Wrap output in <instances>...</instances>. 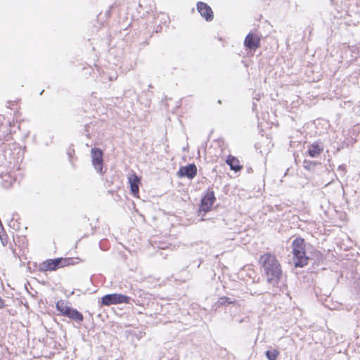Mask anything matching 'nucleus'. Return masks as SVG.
<instances>
[{"label": "nucleus", "instance_id": "obj_1", "mask_svg": "<svg viewBox=\"0 0 360 360\" xmlns=\"http://www.w3.org/2000/svg\"><path fill=\"white\" fill-rule=\"evenodd\" d=\"M258 263L266 283L272 287H278L283 272L276 256L270 252L264 253L259 257Z\"/></svg>", "mask_w": 360, "mask_h": 360}, {"label": "nucleus", "instance_id": "obj_14", "mask_svg": "<svg viewBox=\"0 0 360 360\" xmlns=\"http://www.w3.org/2000/svg\"><path fill=\"white\" fill-rule=\"evenodd\" d=\"M58 265L56 259H46L40 265V270L43 271H53L58 269Z\"/></svg>", "mask_w": 360, "mask_h": 360}, {"label": "nucleus", "instance_id": "obj_19", "mask_svg": "<svg viewBox=\"0 0 360 360\" xmlns=\"http://www.w3.org/2000/svg\"><path fill=\"white\" fill-rule=\"evenodd\" d=\"M70 317L73 318L75 320H77L78 322L82 321V319H83V316H70Z\"/></svg>", "mask_w": 360, "mask_h": 360}, {"label": "nucleus", "instance_id": "obj_11", "mask_svg": "<svg viewBox=\"0 0 360 360\" xmlns=\"http://www.w3.org/2000/svg\"><path fill=\"white\" fill-rule=\"evenodd\" d=\"M323 151V146L321 141L312 143L308 148V155L311 158H316L320 155Z\"/></svg>", "mask_w": 360, "mask_h": 360}, {"label": "nucleus", "instance_id": "obj_3", "mask_svg": "<svg viewBox=\"0 0 360 360\" xmlns=\"http://www.w3.org/2000/svg\"><path fill=\"white\" fill-rule=\"evenodd\" d=\"M131 297L121 293L108 294L101 297V304L105 306L129 304Z\"/></svg>", "mask_w": 360, "mask_h": 360}, {"label": "nucleus", "instance_id": "obj_6", "mask_svg": "<svg viewBox=\"0 0 360 360\" xmlns=\"http://www.w3.org/2000/svg\"><path fill=\"white\" fill-rule=\"evenodd\" d=\"M261 36L257 34L250 32L245 37L244 45L246 48L252 50H256L260 46Z\"/></svg>", "mask_w": 360, "mask_h": 360}, {"label": "nucleus", "instance_id": "obj_17", "mask_svg": "<svg viewBox=\"0 0 360 360\" xmlns=\"http://www.w3.org/2000/svg\"><path fill=\"white\" fill-rule=\"evenodd\" d=\"M303 163H304V167L307 170L311 169V168L313 167L314 166H315V165H316V163L314 162H312L310 160H304Z\"/></svg>", "mask_w": 360, "mask_h": 360}, {"label": "nucleus", "instance_id": "obj_7", "mask_svg": "<svg viewBox=\"0 0 360 360\" xmlns=\"http://www.w3.org/2000/svg\"><path fill=\"white\" fill-rule=\"evenodd\" d=\"M56 308L63 315H81L76 309L72 307L70 303L64 300L57 302Z\"/></svg>", "mask_w": 360, "mask_h": 360}, {"label": "nucleus", "instance_id": "obj_2", "mask_svg": "<svg viewBox=\"0 0 360 360\" xmlns=\"http://www.w3.org/2000/svg\"><path fill=\"white\" fill-rule=\"evenodd\" d=\"M292 259L296 267H303L308 264L309 257L306 252V243L303 238L297 237L292 243Z\"/></svg>", "mask_w": 360, "mask_h": 360}, {"label": "nucleus", "instance_id": "obj_8", "mask_svg": "<svg viewBox=\"0 0 360 360\" xmlns=\"http://www.w3.org/2000/svg\"><path fill=\"white\" fill-rule=\"evenodd\" d=\"M197 167L195 164H189L186 166L181 167L178 172L177 175L179 177H188L190 179H193L197 174Z\"/></svg>", "mask_w": 360, "mask_h": 360}, {"label": "nucleus", "instance_id": "obj_12", "mask_svg": "<svg viewBox=\"0 0 360 360\" xmlns=\"http://www.w3.org/2000/svg\"><path fill=\"white\" fill-rule=\"evenodd\" d=\"M226 163L230 167V169L235 172H238L243 169V165L240 160L232 155H229L226 160Z\"/></svg>", "mask_w": 360, "mask_h": 360}, {"label": "nucleus", "instance_id": "obj_16", "mask_svg": "<svg viewBox=\"0 0 360 360\" xmlns=\"http://www.w3.org/2000/svg\"><path fill=\"white\" fill-rule=\"evenodd\" d=\"M219 302L220 303V304H226L234 303L235 301H231L229 297L223 296L219 299Z\"/></svg>", "mask_w": 360, "mask_h": 360}, {"label": "nucleus", "instance_id": "obj_9", "mask_svg": "<svg viewBox=\"0 0 360 360\" xmlns=\"http://www.w3.org/2000/svg\"><path fill=\"white\" fill-rule=\"evenodd\" d=\"M197 10L200 15L207 21H211L214 18V13L210 6L206 3L199 1L197 3Z\"/></svg>", "mask_w": 360, "mask_h": 360}, {"label": "nucleus", "instance_id": "obj_20", "mask_svg": "<svg viewBox=\"0 0 360 360\" xmlns=\"http://www.w3.org/2000/svg\"><path fill=\"white\" fill-rule=\"evenodd\" d=\"M13 105L17 106L18 104L17 103H13Z\"/></svg>", "mask_w": 360, "mask_h": 360}, {"label": "nucleus", "instance_id": "obj_13", "mask_svg": "<svg viewBox=\"0 0 360 360\" xmlns=\"http://www.w3.org/2000/svg\"><path fill=\"white\" fill-rule=\"evenodd\" d=\"M58 268H63L65 266H73L79 264L81 262V259L78 257L72 258V257H60L56 258Z\"/></svg>", "mask_w": 360, "mask_h": 360}, {"label": "nucleus", "instance_id": "obj_18", "mask_svg": "<svg viewBox=\"0 0 360 360\" xmlns=\"http://www.w3.org/2000/svg\"><path fill=\"white\" fill-rule=\"evenodd\" d=\"M6 307V304L4 300L0 297V309H2Z\"/></svg>", "mask_w": 360, "mask_h": 360}, {"label": "nucleus", "instance_id": "obj_4", "mask_svg": "<svg viewBox=\"0 0 360 360\" xmlns=\"http://www.w3.org/2000/svg\"><path fill=\"white\" fill-rule=\"evenodd\" d=\"M215 200L214 191L212 188H208L202 197L199 212H203L205 214L211 211Z\"/></svg>", "mask_w": 360, "mask_h": 360}, {"label": "nucleus", "instance_id": "obj_15", "mask_svg": "<svg viewBox=\"0 0 360 360\" xmlns=\"http://www.w3.org/2000/svg\"><path fill=\"white\" fill-rule=\"evenodd\" d=\"M279 352L277 349L268 350L266 352V358L269 360H276Z\"/></svg>", "mask_w": 360, "mask_h": 360}, {"label": "nucleus", "instance_id": "obj_5", "mask_svg": "<svg viewBox=\"0 0 360 360\" xmlns=\"http://www.w3.org/2000/svg\"><path fill=\"white\" fill-rule=\"evenodd\" d=\"M91 153L92 158V165L98 172H102L103 165V151L98 148H94L91 149Z\"/></svg>", "mask_w": 360, "mask_h": 360}, {"label": "nucleus", "instance_id": "obj_10", "mask_svg": "<svg viewBox=\"0 0 360 360\" xmlns=\"http://www.w3.org/2000/svg\"><path fill=\"white\" fill-rule=\"evenodd\" d=\"M128 181L129 184L131 193L134 196L139 197L141 178L138 176L136 173H133L129 175Z\"/></svg>", "mask_w": 360, "mask_h": 360}]
</instances>
